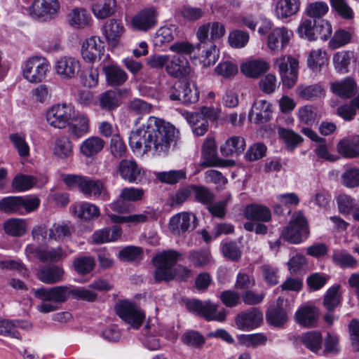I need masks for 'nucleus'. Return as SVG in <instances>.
I'll return each mask as SVG.
<instances>
[{
  "label": "nucleus",
  "instance_id": "3c124183",
  "mask_svg": "<svg viewBox=\"0 0 359 359\" xmlns=\"http://www.w3.org/2000/svg\"><path fill=\"white\" fill-rule=\"evenodd\" d=\"M341 300L340 285H335L327 290L324 296L323 304L328 311H331L340 304Z\"/></svg>",
  "mask_w": 359,
  "mask_h": 359
},
{
  "label": "nucleus",
  "instance_id": "8fccbe9b",
  "mask_svg": "<svg viewBox=\"0 0 359 359\" xmlns=\"http://www.w3.org/2000/svg\"><path fill=\"white\" fill-rule=\"evenodd\" d=\"M38 183L36 177L29 175L18 174L13 180L12 186L17 191H26Z\"/></svg>",
  "mask_w": 359,
  "mask_h": 359
},
{
  "label": "nucleus",
  "instance_id": "a19ab883",
  "mask_svg": "<svg viewBox=\"0 0 359 359\" xmlns=\"http://www.w3.org/2000/svg\"><path fill=\"white\" fill-rule=\"evenodd\" d=\"M128 92L127 90H119L118 92L112 90L102 93L99 98L100 106L102 109L112 111L121 105V93Z\"/></svg>",
  "mask_w": 359,
  "mask_h": 359
},
{
  "label": "nucleus",
  "instance_id": "de8ad7c7",
  "mask_svg": "<svg viewBox=\"0 0 359 359\" xmlns=\"http://www.w3.org/2000/svg\"><path fill=\"white\" fill-rule=\"evenodd\" d=\"M301 341L308 349L315 353H317L321 349L323 337L320 332L317 331H310L302 335Z\"/></svg>",
  "mask_w": 359,
  "mask_h": 359
},
{
  "label": "nucleus",
  "instance_id": "338daca9",
  "mask_svg": "<svg viewBox=\"0 0 359 359\" xmlns=\"http://www.w3.org/2000/svg\"><path fill=\"white\" fill-rule=\"evenodd\" d=\"M268 322L276 327L283 326L287 320V314L281 308H274L268 311L266 313Z\"/></svg>",
  "mask_w": 359,
  "mask_h": 359
},
{
  "label": "nucleus",
  "instance_id": "9d476101",
  "mask_svg": "<svg viewBox=\"0 0 359 359\" xmlns=\"http://www.w3.org/2000/svg\"><path fill=\"white\" fill-rule=\"evenodd\" d=\"M115 310L119 318L134 329H138L145 318V313L141 309L128 300L117 302Z\"/></svg>",
  "mask_w": 359,
  "mask_h": 359
},
{
  "label": "nucleus",
  "instance_id": "39448f33",
  "mask_svg": "<svg viewBox=\"0 0 359 359\" xmlns=\"http://www.w3.org/2000/svg\"><path fill=\"white\" fill-rule=\"evenodd\" d=\"M178 256L179 254L176 251L165 250L154 257L153 262L156 266V282L169 281L175 278L173 266L177 261Z\"/></svg>",
  "mask_w": 359,
  "mask_h": 359
},
{
  "label": "nucleus",
  "instance_id": "423d86ee",
  "mask_svg": "<svg viewBox=\"0 0 359 359\" xmlns=\"http://www.w3.org/2000/svg\"><path fill=\"white\" fill-rule=\"evenodd\" d=\"M309 235L308 224L304 216L299 212L294 215L287 226L281 231L280 238L292 244H299Z\"/></svg>",
  "mask_w": 359,
  "mask_h": 359
},
{
  "label": "nucleus",
  "instance_id": "680f3d73",
  "mask_svg": "<svg viewBox=\"0 0 359 359\" xmlns=\"http://www.w3.org/2000/svg\"><path fill=\"white\" fill-rule=\"evenodd\" d=\"M318 27H315V22L310 19L302 20L297 29V33L300 37L306 39L309 41L317 39L316 34Z\"/></svg>",
  "mask_w": 359,
  "mask_h": 359
},
{
  "label": "nucleus",
  "instance_id": "1a4fd4ad",
  "mask_svg": "<svg viewBox=\"0 0 359 359\" xmlns=\"http://www.w3.org/2000/svg\"><path fill=\"white\" fill-rule=\"evenodd\" d=\"M60 10L58 0H34L27 11L33 19L49 21L57 16Z\"/></svg>",
  "mask_w": 359,
  "mask_h": 359
},
{
  "label": "nucleus",
  "instance_id": "4d7b16f0",
  "mask_svg": "<svg viewBox=\"0 0 359 359\" xmlns=\"http://www.w3.org/2000/svg\"><path fill=\"white\" fill-rule=\"evenodd\" d=\"M9 140L20 157L26 158L29 156V146L25 140V135L12 133L9 135Z\"/></svg>",
  "mask_w": 359,
  "mask_h": 359
},
{
  "label": "nucleus",
  "instance_id": "f257e3e1",
  "mask_svg": "<svg viewBox=\"0 0 359 359\" xmlns=\"http://www.w3.org/2000/svg\"><path fill=\"white\" fill-rule=\"evenodd\" d=\"M158 122V118L149 116L146 123L130 132L128 142L133 153L143 155L151 151L152 133Z\"/></svg>",
  "mask_w": 359,
  "mask_h": 359
},
{
  "label": "nucleus",
  "instance_id": "0e129e2a",
  "mask_svg": "<svg viewBox=\"0 0 359 359\" xmlns=\"http://www.w3.org/2000/svg\"><path fill=\"white\" fill-rule=\"evenodd\" d=\"M328 61L327 55L325 50L322 49L313 50L309 54L307 63L310 68L316 69L325 65Z\"/></svg>",
  "mask_w": 359,
  "mask_h": 359
},
{
  "label": "nucleus",
  "instance_id": "6e6d98bb",
  "mask_svg": "<svg viewBox=\"0 0 359 359\" xmlns=\"http://www.w3.org/2000/svg\"><path fill=\"white\" fill-rule=\"evenodd\" d=\"M352 36L353 33L351 31L339 29L329 41V47L332 49L341 48L351 42Z\"/></svg>",
  "mask_w": 359,
  "mask_h": 359
},
{
  "label": "nucleus",
  "instance_id": "bb28decb",
  "mask_svg": "<svg viewBox=\"0 0 359 359\" xmlns=\"http://www.w3.org/2000/svg\"><path fill=\"white\" fill-rule=\"evenodd\" d=\"M102 72L108 86L115 87L125 83L128 76L125 70L116 64L104 65Z\"/></svg>",
  "mask_w": 359,
  "mask_h": 359
},
{
  "label": "nucleus",
  "instance_id": "72a5a7b5",
  "mask_svg": "<svg viewBox=\"0 0 359 359\" xmlns=\"http://www.w3.org/2000/svg\"><path fill=\"white\" fill-rule=\"evenodd\" d=\"M116 0H100L92 6V13L98 20H104L113 16L117 11Z\"/></svg>",
  "mask_w": 359,
  "mask_h": 359
},
{
  "label": "nucleus",
  "instance_id": "58836bf2",
  "mask_svg": "<svg viewBox=\"0 0 359 359\" xmlns=\"http://www.w3.org/2000/svg\"><path fill=\"white\" fill-rule=\"evenodd\" d=\"M200 48L202 49L200 62L203 67H208L215 64L219 59V49L214 42L201 43Z\"/></svg>",
  "mask_w": 359,
  "mask_h": 359
},
{
  "label": "nucleus",
  "instance_id": "cd10ccee",
  "mask_svg": "<svg viewBox=\"0 0 359 359\" xmlns=\"http://www.w3.org/2000/svg\"><path fill=\"white\" fill-rule=\"evenodd\" d=\"M248 116L250 122L255 123L267 122L271 117V104L264 100H256Z\"/></svg>",
  "mask_w": 359,
  "mask_h": 359
},
{
  "label": "nucleus",
  "instance_id": "864d4df0",
  "mask_svg": "<svg viewBox=\"0 0 359 359\" xmlns=\"http://www.w3.org/2000/svg\"><path fill=\"white\" fill-rule=\"evenodd\" d=\"M297 116L301 123L312 125L320 119L316 108L311 105H305L298 109Z\"/></svg>",
  "mask_w": 359,
  "mask_h": 359
},
{
  "label": "nucleus",
  "instance_id": "dca6fc26",
  "mask_svg": "<svg viewBox=\"0 0 359 359\" xmlns=\"http://www.w3.org/2000/svg\"><path fill=\"white\" fill-rule=\"evenodd\" d=\"M275 18L285 22L297 15L300 11L301 0H273Z\"/></svg>",
  "mask_w": 359,
  "mask_h": 359
},
{
  "label": "nucleus",
  "instance_id": "7c9ffc66",
  "mask_svg": "<svg viewBox=\"0 0 359 359\" xmlns=\"http://www.w3.org/2000/svg\"><path fill=\"white\" fill-rule=\"evenodd\" d=\"M330 88L332 92L336 95L343 98H349L355 94L357 85L352 78L346 77L341 81L331 83Z\"/></svg>",
  "mask_w": 359,
  "mask_h": 359
},
{
  "label": "nucleus",
  "instance_id": "b1692460",
  "mask_svg": "<svg viewBox=\"0 0 359 359\" xmlns=\"http://www.w3.org/2000/svg\"><path fill=\"white\" fill-rule=\"evenodd\" d=\"M81 191L87 197L93 196L103 201H108L110 198V195L104 184L100 180L93 179L89 177H86Z\"/></svg>",
  "mask_w": 359,
  "mask_h": 359
},
{
  "label": "nucleus",
  "instance_id": "a18cd8bd",
  "mask_svg": "<svg viewBox=\"0 0 359 359\" xmlns=\"http://www.w3.org/2000/svg\"><path fill=\"white\" fill-rule=\"evenodd\" d=\"M296 93L299 97L310 100L321 97L325 93V90L320 84L300 85L296 88Z\"/></svg>",
  "mask_w": 359,
  "mask_h": 359
},
{
  "label": "nucleus",
  "instance_id": "5701e85b",
  "mask_svg": "<svg viewBox=\"0 0 359 359\" xmlns=\"http://www.w3.org/2000/svg\"><path fill=\"white\" fill-rule=\"evenodd\" d=\"M157 12L154 7L142 9L132 20L133 27L138 30L147 31L156 23Z\"/></svg>",
  "mask_w": 359,
  "mask_h": 359
},
{
  "label": "nucleus",
  "instance_id": "f704fd0d",
  "mask_svg": "<svg viewBox=\"0 0 359 359\" xmlns=\"http://www.w3.org/2000/svg\"><path fill=\"white\" fill-rule=\"evenodd\" d=\"M72 212L79 218L84 220H91L98 217L100 212L99 208L91 203L81 201L72 206Z\"/></svg>",
  "mask_w": 359,
  "mask_h": 359
},
{
  "label": "nucleus",
  "instance_id": "0eeeda50",
  "mask_svg": "<svg viewBox=\"0 0 359 359\" xmlns=\"http://www.w3.org/2000/svg\"><path fill=\"white\" fill-rule=\"evenodd\" d=\"M75 109L72 104L58 103L51 106L46 112V121L53 128L63 129L74 118Z\"/></svg>",
  "mask_w": 359,
  "mask_h": 359
},
{
  "label": "nucleus",
  "instance_id": "6ab92c4d",
  "mask_svg": "<svg viewBox=\"0 0 359 359\" xmlns=\"http://www.w3.org/2000/svg\"><path fill=\"white\" fill-rule=\"evenodd\" d=\"M172 100H180L184 104L195 103L198 100V89L187 82H180L176 84L173 91L170 94Z\"/></svg>",
  "mask_w": 359,
  "mask_h": 359
},
{
  "label": "nucleus",
  "instance_id": "473e14b6",
  "mask_svg": "<svg viewBox=\"0 0 359 359\" xmlns=\"http://www.w3.org/2000/svg\"><path fill=\"white\" fill-rule=\"evenodd\" d=\"M245 148V141L243 137L231 136L220 147V152L226 157L236 156L242 154Z\"/></svg>",
  "mask_w": 359,
  "mask_h": 359
},
{
  "label": "nucleus",
  "instance_id": "6e6552de",
  "mask_svg": "<svg viewBox=\"0 0 359 359\" xmlns=\"http://www.w3.org/2000/svg\"><path fill=\"white\" fill-rule=\"evenodd\" d=\"M74 228L69 222L54 223L49 229L37 226L32 230V236L34 240L41 242L46 239L62 241L71 236Z\"/></svg>",
  "mask_w": 359,
  "mask_h": 359
},
{
  "label": "nucleus",
  "instance_id": "13d9d810",
  "mask_svg": "<svg viewBox=\"0 0 359 359\" xmlns=\"http://www.w3.org/2000/svg\"><path fill=\"white\" fill-rule=\"evenodd\" d=\"M328 11V4L323 1H316L309 4L305 10L306 15L312 18H320Z\"/></svg>",
  "mask_w": 359,
  "mask_h": 359
},
{
  "label": "nucleus",
  "instance_id": "a211bd4d",
  "mask_svg": "<svg viewBox=\"0 0 359 359\" xmlns=\"http://www.w3.org/2000/svg\"><path fill=\"white\" fill-rule=\"evenodd\" d=\"M125 32L121 20L111 18L105 22L102 27V33L109 46L116 47Z\"/></svg>",
  "mask_w": 359,
  "mask_h": 359
},
{
  "label": "nucleus",
  "instance_id": "412c9836",
  "mask_svg": "<svg viewBox=\"0 0 359 359\" xmlns=\"http://www.w3.org/2000/svg\"><path fill=\"white\" fill-rule=\"evenodd\" d=\"M263 320L262 313L257 309H251L238 314L236 324L239 330L249 331L257 327Z\"/></svg>",
  "mask_w": 359,
  "mask_h": 359
},
{
  "label": "nucleus",
  "instance_id": "9b49d317",
  "mask_svg": "<svg viewBox=\"0 0 359 359\" xmlns=\"http://www.w3.org/2000/svg\"><path fill=\"white\" fill-rule=\"evenodd\" d=\"M274 66L279 72L284 86L290 88L297 81L298 60L290 55H282L276 58Z\"/></svg>",
  "mask_w": 359,
  "mask_h": 359
},
{
  "label": "nucleus",
  "instance_id": "f3484780",
  "mask_svg": "<svg viewBox=\"0 0 359 359\" xmlns=\"http://www.w3.org/2000/svg\"><path fill=\"white\" fill-rule=\"evenodd\" d=\"M293 36V32L285 27L274 28L267 38V46L270 50L278 53L285 48Z\"/></svg>",
  "mask_w": 359,
  "mask_h": 359
},
{
  "label": "nucleus",
  "instance_id": "79ce46f5",
  "mask_svg": "<svg viewBox=\"0 0 359 359\" xmlns=\"http://www.w3.org/2000/svg\"><path fill=\"white\" fill-rule=\"evenodd\" d=\"M91 22V15L85 8H76L69 13V24L74 28L83 29L89 26Z\"/></svg>",
  "mask_w": 359,
  "mask_h": 359
},
{
  "label": "nucleus",
  "instance_id": "bf43d9fd",
  "mask_svg": "<svg viewBox=\"0 0 359 359\" xmlns=\"http://www.w3.org/2000/svg\"><path fill=\"white\" fill-rule=\"evenodd\" d=\"M238 72V65L231 61L219 62L215 68V73L224 79H231Z\"/></svg>",
  "mask_w": 359,
  "mask_h": 359
},
{
  "label": "nucleus",
  "instance_id": "5fc2aeb1",
  "mask_svg": "<svg viewBox=\"0 0 359 359\" xmlns=\"http://www.w3.org/2000/svg\"><path fill=\"white\" fill-rule=\"evenodd\" d=\"M6 233L15 236H20L27 231L26 221L23 219H11L4 224Z\"/></svg>",
  "mask_w": 359,
  "mask_h": 359
},
{
  "label": "nucleus",
  "instance_id": "f8f14e48",
  "mask_svg": "<svg viewBox=\"0 0 359 359\" xmlns=\"http://www.w3.org/2000/svg\"><path fill=\"white\" fill-rule=\"evenodd\" d=\"M189 311L204 317L208 320L224 321L226 318V310L217 313L218 305L210 301L202 302L198 299H192L187 302Z\"/></svg>",
  "mask_w": 359,
  "mask_h": 359
},
{
  "label": "nucleus",
  "instance_id": "393cba45",
  "mask_svg": "<svg viewBox=\"0 0 359 359\" xmlns=\"http://www.w3.org/2000/svg\"><path fill=\"white\" fill-rule=\"evenodd\" d=\"M165 69L169 75L176 78L185 76L190 73L188 61L176 55H167Z\"/></svg>",
  "mask_w": 359,
  "mask_h": 359
},
{
  "label": "nucleus",
  "instance_id": "e2e57ef3",
  "mask_svg": "<svg viewBox=\"0 0 359 359\" xmlns=\"http://www.w3.org/2000/svg\"><path fill=\"white\" fill-rule=\"evenodd\" d=\"M332 8L342 18L353 19L354 13L347 0H330Z\"/></svg>",
  "mask_w": 359,
  "mask_h": 359
},
{
  "label": "nucleus",
  "instance_id": "2f4dec72",
  "mask_svg": "<svg viewBox=\"0 0 359 359\" xmlns=\"http://www.w3.org/2000/svg\"><path fill=\"white\" fill-rule=\"evenodd\" d=\"M337 149L345 158H353L359 156V135L348 137L340 140Z\"/></svg>",
  "mask_w": 359,
  "mask_h": 359
},
{
  "label": "nucleus",
  "instance_id": "4468645a",
  "mask_svg": "<svg viewBox=\"0 0 359 359\" xmlns=\"http://www.w3.org/2000/svg\"><path fill=\"white\" fill-rule=\"evenodd\" d=\"M104 52V43L100 36H91L81 43V56L83 61L94 63L101 59Z\"/></svg>",
  "mask_w": 359,
  "mask_h": 359
},
{
  "label": "nucleus",
  "instance_id": "aec40b11",
  "mask_svg": "<svg viewBox=\"0 0 359 359\" xmlns=\"http://www.w3.org/2000/svg\"><path fill=\"white\" fill-rule=\"evenodd\" d=\"M121 177L130 183H137L143 178L144 170L137 163L131 159H123L118 165Z\"/></svg>",
  "mask_w": 359,
  "mask_h": 359
},
{
  "label": "nucleus",
  "instance_id": "774afa93",
  "mask_svg": "<svg viewBox=\"0 0 359 359\" xmlns=\"http://www.w3.org/2000/svg\"><path fill=\"white\" fill-rule=\"evenodd\" d=\"M74 267L76 271L80 274L90 273L95 266V261L90 257H81L74 260Z\"/></svg>",
  "mask_w": 359,
  "mask_h": 359
},
{
  "label": "nucleus",
  "instance_id": "4c0bfd02",
  "mask_svg": "<svg viewBox=\"0 0 359 359\" xmlns=\"http://www.w3.org/2000/svg\"><path fill=\"white\" fill-rule=\"evenodd\" d=\"M121 235V227L115 225L111 228H104L95 231L92 235V241L95 244L114 242L117 241Z\"/></svg>",
  "mask_w": 359,
  "mask_h": 359
},
{
  "label": "nucleus",
  "instance_id": "f03ea898",
  "mask_svg": "<svg viewBox=\"0 0 359 359\" xmlns=\"http://www.w3.org/2000/svg\"><path fill=\"white\" fill-rule=\"evenodd\" d=\"M34 296L41 301L37 310L43 313L56 311L58 304L65 302L70 296V287L55 286L53 287H40L34 290Z\"/></svg>",
  "mask_w": 359,
  "mask_h": 359
},
{
  "label": "nucleus",
  "instance_id": "2eb2a0df",
  "mask_svg": "<svg viewBox=\"0 0 359 359\" xmlns=\"http://www.w3.org/2000/svg\"><path fill=\"white\" fill-rule=\"evenodd\" d=\"M196 220L193 213L181 212L170 217L168 228L172 234L179 236L194 229L196 226Z\"/></svg>",
  "mask_w": 359,
  "mask_h": 359
},
{
  "label": "nucleus",
  "instance_id": "49530a36",
  "mask_svg": "<svg viewBox=\"0 0 359 359\" xmlns=\"http://www.w3.org/2000/svg\"><path fill=\"white\" fill-rule=\"evenodd\" d=\"M185 118L196 135L203 136L208 131V120L203 118L201 114H186Z\"/></svg>",
  "mask_w": 359,
  "mask_h": 359
},
{
  "label": "nucleus",
  "instance_id": "20e7f679",
  "mask_svg": "<svg viewBox=\"0 0 359 359\" xmlns=\"http://www.w3.org/2000/svg\"><path fill=\"white\" fill-rule=\"evenodd\" d=\"M50 71V62L42 56H32L22 65V76L29 83L44 82Z\"/></svg>",
  "mask_w": 359,
  "mask_h": 359
},
{
  "label": "nucleus",
  "instance_id": "c03bdc74",
  "mask_svg": "<svg viewBox=\"0 0 359 359\" xmlns=\"http://www.w3.org/2000/svg\"><path fill=\"white\" fill-rule=\"evenodd\" d=\"M37 276L38 278L44 283L54 284L62 280L64 270L60 266H50L39 271Z\"/></svg>",
  "mask_w": 359,
  "mask_h": 359
},
{
  "label": "nucleus",
  "instance_id": "37998d69",
  "mask_svg": "<svg viewBox=\"0 0 359 359\" xmlns=\"http://www.w3.org/2000/svg\"><path fill=\"white\" fill-rule=\"evenodd\" d=\"M354 60V53L350 50H341L333 55V64L336 71L340 74L348 72V67Z\"/></svg>",
  "mask_w": 359,
  "mask_h": 359
},
{
  "label": "nucleus",
  "instance_id": "ddd939ff",
  "mask_svg": "<svg viewBox=\"0 0 359 359\" xmlns=\"http://www.w3.org/2000/svg\"><path fill=\"white\" fill-rule=\"evenodd\" d=\"M81 68L80 60L72 55H62L54 63L56 75L62 80L69 81L77 77Z\"/></svg>",
  "mask_w": 359,
  "mask_h": 359
},
{
  "label": "nucleus",
  "instance_id": "c9c22d12",
  "mask_svg": "<svg viewBox=\"0 0 359 359\" xmlns=\"http://www.w3.org/2000/svg\"><path fill=\"white\" fill-rule=\"evenodd\" d=\"M104 140L97 136H91L86 139L80 145V151L83 156L92 158L99 154L104 148Z\"/></svg>",
  "mask_w": 359,
  "mask_h": 359
},
{
  "label": "nucleus",
  "instance_id": "7ed1b4c3",
  "mask_svg": "<svg viewBox=\"0 0 359 359\" xmlns=\"http://www.w3.org/2000/svg\"><path fill=\"white\" fill-rule=\"evenodd\" d=\"M156 128L152 133L151 150L157 155H166L171 144L178 137L179 131L170 123L158 118Z\"/></svg>",
  "mask_w": 359,
  "mask_h": 359
},
{
  "label": "nucleus",
  "instance_id": "69168bd1",
  "mask_svg": "<svg viewBox=\"0 0 359 359\" xmlns=\"http://www.w3.org/2000/svg\"><path fill=\"white\" fill-rule=\"evenodd\" d=\"M0 210L8 213L20 214V196H8L0 200Z\"/></svg>",
  "mask_w": 359,
  "mask_h": 359
},
{
  "label": "nucleus",
  "instance_id": "09e8293b",
  "mask_svg": "<svg viewBox=\"0 0 359 359\" xmlns=\"http://www.w3.org/2000/svg\"><path fill=\"white\" fill-rule=\"evenodd\" d=\"M72 153V144L69 138L67 136H60L55 140L53 154L57 157L67 158Z\"/></svg>",
  "mask_w": 359,
  "mask_h": 359
},
{
  "label": "nucleus",
  "instance_id": "c85d7f7f",
  "mask_svg": "<svg viewBox=\"0 0 359 359\" xmlns=\"http://www.w3.org/2000/svg\"><path fill=\"white\" fill-rule=\"evenodd\" d=\"M318 316L319 312L316 307L304 305L296 311L295 319L299 325L306 327H311L316 325Z\"/></svg>",
  "mask_w": 359,
  "mask_h": 359
},
{
  "label": "nucleus",
  "instance_id": "e433bc0d",
  "mask_svg": "<svg viewBox=\"0 0 359 359\" xmlns=\"http://www.w3.org/2000/svg\"><path fill=\"white\" fill-rule=\"evenodd\" d=\"M202 154L205 162L201 163L202 166H218L219 160L216 158L217 145L213 137L208 136L202 146Z\"/></svg>",
  "mask_w": 359,
  "mask_h": 359
},
{
  "label": "nucleus",
  "instance_id": "4be33fe9",
  "mask_svg": "<svg viewBox=\"0 0 359 359\" xmlns=\"http://www.w3.org/2000/svg\"><path fill=\"white\" fill-rule=\"evenodd\" d=\"M209 31H211V41H217L225 35L224 25L219 22H209L201 25L196 32L200 43H206L209 40Z\"/></svg>",
  "mask_w": 359,
  "mask_h": 359
},
{
  "label": "nucleus",
  "instance_id": "a878e982",
  "mask_svg": "<svg viewBox=\"0 0 359 359\" xmlns=\"http://www.w3.org/2000/svg\"><path fill=\"white\" fill-rule=\"evenodd\" d=\"M240 68L245 76L257 79L269 69L270 64L264 59H250L243 62Z\"/></svg>",
  "mask_w": 359,
  "mask_h": 359
},
{
  "label": "nucleus",
  "instance_id": "c756f323",
  "mask_svg": "<svg viewBox=\"0 0 359 359\" xmlns=\"http://www.w3.org/2000/svg\"><path fill=\"white\" fill-rule=\"evenodd\" d=\"M73 123L70 122L67 126L68 131L72 137L79 139L87 135L90 131V120L88 117L83 114H74Z\"/></svg>",
  "mask_w": 359,
  "mask_h": 359
},
{
  "label": "nucleus",
  "instance_id": "052dcab7",
  "mask_svg": "<svg viewBox=\"0 0 359 359\" xmlns=\"http://www.w3.org/2000/svg\"><path fill=\"white\" fill-rule=\"evenodd\" d=\"M278 135L290 150H293L297 144L303 141V138L300 135L291 130L279 128Z\"/></svg>",
  "mask_w": 359,
  "mask_h": 359
},
{
  "label": "nucleus",
  "instance_id": "ea45409f",
  "mask_svg": "<svg viewBox=\"0 0 359 359\" xmlns=\"http://www.w3.org/2000/svg\"><path fill=\"white\" fill-rule=\"evenodd\" d=\"M244 215L248 219L267 222L271 219L270 210L264 205L251 204L245 207Z\"/></svg>",
  "mask_w": 359,
  "mask_h": 359
},
{
  "label": "nucleus",
  "instance_id": "603ef678",
  "mask_svg": "<svg viewBox=\"0 0 359 359\" xmlns=\"http://www.w3.org/2000/svg\"><path fill=\"white\" fill-rule=\"evenodd\" d=\"M332 259L336 264L342 268H355L358 265L357 260L344 250H334Z\"/></svg>",
  "mask_w": 359,
  "mask_h": 359
}]
</instances>
